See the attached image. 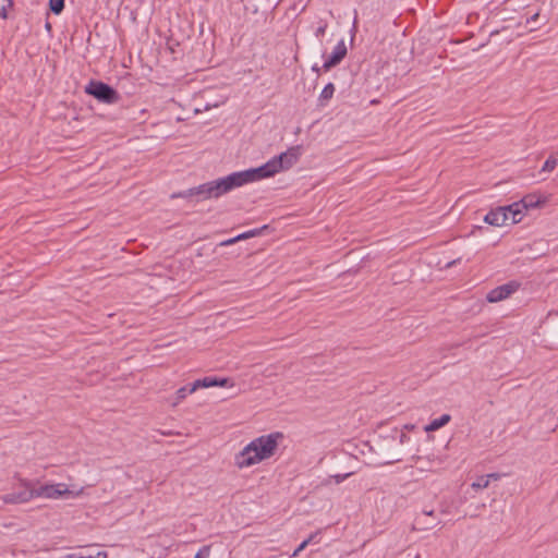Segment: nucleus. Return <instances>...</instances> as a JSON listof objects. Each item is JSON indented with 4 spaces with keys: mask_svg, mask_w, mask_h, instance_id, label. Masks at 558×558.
I'll use <instances>...</instances> for the list:
<instances>
[{
    "mask_svg": "<svg viewBox=\"0 0 558 558\" xmlns=\"http://www.w3.org/2000/svg\"><path fill=\"white\" fill-rule=\"evenodd\" d=\"M230 384V378L223 377H204L201 379H196L191 384V390L194 392L199 388H210V387H227Z\"/></svg>",
    "mask_w": 558,
    "mask_h": 558,
    "instance_id": "10",
    "label": "nucleus"
},
{
    "mask_svg": "<svg viewBox=\"0 0 558 558\" xmlns=\"http://www.w3.org/2000/svg\"><path fill=\"white\" fill-rule=\"evenodd\" d=\"M317 535V533H314L312 535H310L308 538L304 539L294 550V553L292 554L293 557L298 556L302 550H304L306 548V546L315 538V536Z\"/></svg>",
    "mask_w": 558,
    "mask_h": 558,
    "instance_id": "18",
    "label": "nucleus"
},
{
    "mask_svg": "<svg viewBox=\"0 0 558 558\" xmlns=\"http://www.w3.org/2000/svg\"><path fill=\"white\" fill-rule=\"evenodd\" d=\"M488 485H489L488 477L482 476L476 482H474L472 484V487L475 488V489H482V488L488 487Z\"/></svg>",
    "mask_w": 558,
    "mask_h": 558,
    "instance_id": "20",
    "label": "nucleus"
},
{
    "mask_svg": "<svg viewBox=\"0 0 558 558\" xmlns=\"http://www.w3.org/2000/svg\"><path fill=\"white\" fill-rule=\"evenodd\" d=\"M532 202H527V198H523L521 203H513L512 205L502 206L505 208L506 216H509V220L512 225L518 223L523 218V209L533 207Z\"/></svg>",
    "mask_w": 558,
    "mask_h": 558,
    "instance_id": "8",
    "label": "nucleus"
},
{
    "mask_svg": "<svg viewBox=\"0 0 558 558\" xmlns=\"http://www.w3.org/2000/svg\"><path fill=\"white\" fill-rule=\"evenodd\" d=\"M486 477H488V481L490 478L497 481V480H499L500 475L498 473H492V474L486 475Z\"/></svg>",
    "mask_w": 558,
    "mask_h": 558,
    "instance_id": "28",
    "label": "nucleus"
},
{
    "mask_svg": "<svg viewBox=\"0 0 558 558\" xmlns=\"http://www.w3.org/2000/svg\"><path fill=\"white\" fill-rule=\"evenodd\" d=\"M282 437L281 433L276 432L253 439L235 454V465L239 469L250 468L271 458L278 448V440Z\"/></svg>",
    "mask_w": 558,
    "mask_h": 558,
    "instance_id": "2",
    "label": "nucleus"
},
{
    "mask_svg": "<svg viewBox=\"0 0 558 558\" xmlns=\"http://www.w3.org/2000/svg\"><path fill=\"white\" fill-rule=\"evenodd\" d=\"M336 88H335V85L332 83H328L322 90L320 95H319V101H320V105H325L328 100H330L333 96V93H335Z\"/></svg>",
    "mask_w": 558,
    "mask_h": 558,
    "instance_id": "13",
    "label": "nucleus"
},
{
    "mask_svg": "<svg viewBox=\"0 0 558 558\" xmlns=\"http://www.w3.org/2000/svg\"><path fill=\"white\" fill-rule=\"evenodd\" d=\"M451 420V416L449 414H442L440 417L438 418H435L426 427L425 429L427 432H434V430H437L439 428H441L442 426H445L446 424H448Z\"/></svg>",
    "mask_w": 558,
    "mask_h": 558,
    "instance_id": "12",
    "label": "nucleus"
},
{
    "mask_svg": "<svg viewBox=\"0 0 558 558\" xmlns=\"http://www.w3.org/2000/svg\"><path fill=\"white\" fill-rule=\"evenodd\" d=\"M348 53V49L344 43V39H341L338 41V44L335 46L332 52L328 58L325 60L323 64L324 71H330L332 68L337 66L341 63V61L345 58Z\"/></svg>",
    "mask_w": 558,
    "mask_h": 558,
    "instance_id": "7",
    "label": "nucleus"
},
{
    "mask_svg": "<svg viewBox=\"0 0 558 558\" xmlns=\"http://www.w3.org/2000/svg\"><path fill=\"white\" fill-rule=\"evenodd\" d=\"M519 288H520V283L518 281H514V280L509 281L505 284H501V286L496 287L495 289L490 290L486 295V300L489 303H496V302L502 301V300L509 298L515 291H518Z\"/></svg>",
    "mask_w": 558,
    "mask_h": 558,
    "instance_id": "6",
    "label": "nucleus"
},
{
    "mask_svg": "<svg viewBox=\"0 0 558 558\" xmlns=\"http://www.w3.org/2000/svg\"><path fill=\"white\" fill-rule=\"evenodd\" d=\"M415 523L420 526V530H427V529H432V527H434L435 525H437V524L439 523V521H438V522H436V523H434V524H432V525H426V524H424V522L422 521V518H421V517H416V519H415Z\"/></svg>",
    "mask_w": 558,
    "mask_h": 558,
    "instance_id": "22",
    "label": "nucleus"
},
{
    "mask_svg": "<svg viewBox=\"0 0 558 558\" xmlns=\"http://www.w3.org/2000/svg\"><path fill=\"white\" fill-rule=\"evenodd\" d=\"M210 554V546H203L195 555L194 558H208Z\"/></svg>",
    "mask_w": 558,
    "mask_h": 558,
    "instance_id": "21",
    "label": "nucleus"
},
{
    "mask_svg": "<svg viewBox=\"0 0 558 558\" xmlns=\"http://www.w3.org/2000/svg\"><path fill=\"white\" fill-rule=\"evenodd\" d=\"M326 29H327V23L325 22V23H323L322 25H319L317 27V29L315 31V36L317 38L323 37L325 35V33H326Z\"/></svg>",
    "mask_w": 558,
    "mask_h": 558,
    "instance_id": "23",
    "label": "nucleus"
},
{
    "mask_svg": "<svg viewBox=\"0 0 558 558\" xmlns=\"http://www.w3.org/2000/svg\"><path fill=\"white\" fill-rule=\"evenodd\" d=\"M36 497V488L31 482L21 481L11 493L2 496L5 504H24Z\"/></svg>",
    "mask_w": 558,
    "mask_h": 558,
    "instance_id": "5",
    "label": "nucleus"
},
{
    "mask_svg": "<svg viewBox=\"0 0 558 558\" xmlns=\"http://www.w3.org/2000/svg\"><path fill=\"white\" fill-rule=\"evenodd\" d=\"M422 514L423 515L433 517L434 515V510L433 509H423Z\"/></svg>",
    "mask_w": 558,
    "mask_h": 558,
    "instance_id": "27",
    "label": "nucleus"
},
{
    "mask_svg": "<svg viewBox=\"0 0 558 558\" xmlns=\"http://www.w3.org/2000/svg\"><path fill=\"white\" fill-rule=\"evenodd\" d=\"M239 184L235 178L234 172L223 177L218 178L213 181L205 182L203 184H199L198 186L191 187L189 190L173 193L171 195L172 198H189V197H196L197 202L211 199V198H219L222 195L233 191L234 189H238Z\"/></svg>",
    "mask_w": 558,
    "mask_h": 558,
    "instance_id": "3",
    "label": "nucleus"
},
{
    "mask_svg": "<svg viewBox=\"0 0 558 558\" xmlns=\"http://www.w3.org/2000/svg\"><path fill=\"white\" fill-rule=\"evenodd\" d=\"M312 70H313V71H315V72H319V68H318L317 65H314V66L312 68Z\"/></svg>",
    "mask_w": 558,
    "mask_h": 558,
    "instance_id": "31",
    "label": "nucleus"
},
{
    "mask_svg": "<svg viewBox=\"0 0 558 558\" xmlns=\"http://www.w3.org/2000/svg\"><path fill=\"white\" fill-rule=\"evenodd\" d=\"M350 474H338V475H335V480H336V483H341L343 482Z\"/></svg>",
    "mask_w": 558,
    "mask_h": 558,
    "instance_id": "24",
    "label": "nucleus"
},
{
    "mask_svg": "<svg viewBox=\"0 0 558 558\" xmlns=\"http://www.w3.org/2000/svg\"><path fill=\"white\" fill-rule=\"evenodd\" d=\"M239 240H235V236L232 238V239H229V240H226L221 243V245H231V244H234L236 243Z\"/></svg>",
    "mask_w": 558,
    "mask_h": 558,
    "instance_id": "26",
    "label": "nucleus"
},
{
    "mask_svg": "<svg viewBox=\"0 0 558 558\" xmlns=\"http://www.w3.org/2000/svg\"><path fill=\"white\" fill-rule=\"evenodd\" d=\"M65 5V0H49V9L53 14H60Z\"/></svg>",
    "mask_w": 558,
    "mask_h": 558,
    "instance_id": "17",
    "label": "nucleus"
},
{
    "mask_svg": "<svg viewBox=\"0 0 558 558\" xmlns=\"http://www.w3.org/2000/svg\"><path fill=\"white\" fill-rule=\"evenodd\" d=\"M12 5L11 0H0V16L5 19L8 16V9Z\"/></svg>",
    "mask_w": 558,
    "mask_h": 558,
    "instance_id": "19",
    "label": "nucleus"
},
{
    "mask_svg": "<svg viewBox=\"0 0 558 558\" xmlns=\"http://www.w3.org/2000/svg\"><path fill=\"white\" fill-rule=\"evenodd\" d=\"M537 17H538V13L533 14L530 19H527V23H530L531 21H536Z\"/></svg>",
    "mask_w": 558,
    "mask_h": 558,
    "instance_id": "29",
    "label": "nucleus"
},
{
    "mask_svg": "<svg viewBox=\"0 0 558 558\" xmlns=\"http://www.w3.org/2000/svg\"><path fill=\"white\" fill-rule=\"evenodd\" d=\"M557 165H558V155H550L544 162V165L542 167V171L550 172L557 167Z\"/></svg>",
    "mask_w": 558,
    "mask_h": 558,
    "instance_id": "15",
    "label": "nucleus"
},
{
    "mask_svg": "<svg viewBox=\"0 0 558 558\" xmlns=\"http://www.w3.org/2000/svg\"><path fill=\"white\" fill-rule=\"evenodd\" d=\"M69 489L65 484H51V485H41L36 488V497H45V498H59L64 494H68Z\"/></svg>",
    "mask_w": 558,
    "mask_h": 558,
    "instance_id": "9",
    "label": "nucleus"
},
{
    "mask_svg": "<svg viewBox=\"0 0 558 558\" xmlns=\"http://www.w3.org/2000/svg\"><path fill=\"white\" fill-rule=\"evenodd\" d=\"M268 226H263L262 228L259 229H253V230H250V231H246V232H243L239 235L235 236V240H246V239H250V238H253V236H257V235H260L262 232L267 229Z\"/></svg>",
    "mask_w": 558,
    "mask_h": 558,
    "instance_id": "16",
    "label": "nucleus"
},
{
    "mask_svg": "<svg viewBox=\"0 0 558 558\" xmlns=\"http://www.w3.org/2000/svg\"><path fill=\"white\" fill-rule=\"evenodd\" d=\"M85 93L96 98L99 102H104L107 105L117 104L121 99V95L118 93L117 89L101 81L92 80L85 86Z\"/></svg>",
    "mask_w": 558,
    "mask_h": 558,
    "instance_id": "4",
    "label": "nucleus"
},
{
    "mask_svg": "<svg viewBox=\"0 0 558 558\" xmlns=\"http://www.w3.org/2000/svg\"><path fill=\"white\" fill-rule=\"evenodd\" d=\"M193 392L194 391L191 390V384L179 388L175 392V401L173 402V405H178L181 401H183L186 398L187 395Z\"/></svg>",
    "mask_w": 558,
    "mask_h": 558,
    "instance_id": "14",
    "label": "nucleus"
},
{
    "mask_svg": "<svg viewBox=\"0 0 558 558\" xmlns=\"http://www.w3.org/2000/svg\"><path fill=\"white\" fill-rule=\"evenodd\" d=\"M484 221L487 225H490L494 227H501V226L507 225V222L509 221V216H506L505 208H502V206H500V207L489 210L485 215Z\"/></svg>",
    "mask_w": 558,
    "mask_h": 558,
    "instance_id": "11",
    "label": "nucleus"
},
{
    "mask_svg": "<svg viewBox=\"0 0 558 558\" xmlns=\"http://www.w3.org/2000/svg\"><path fill=\"white\" fill-rule=\"evenodd\" d=\"M440 512L441 513H448L449 512V505L445 501H441L440 504Z\"/></svg>",
    "mask_w": 558,
    "mask_h": 558,
    "instance_id": "25",
    "label": "nucleus"
},
{
    "mask_svg": "<svg viewBox=\"0 0 558 558\" xmlns=\"http://www.w3.org/2000/svg\"><path fill=\"white\" fill-rule=\"evenodd\" d=\"M456 264H457V260L449 262V263L447 264V267H448V268H449V267H452V266H453V265H456Z\"/></svg>",
    "mask_w": 558,
    "mask_h": 558,
    "instance_id": "30",
    "label": "nucleus"
},
{
    "mask_svg": "<svg viewBox=\"0 0 558 558\" xmlns=\"http://www.w3.org/2000/svg\"><path fill=\"white\" fill-rule=\"evenodd\" d=\"M301 156V146H292L278 156L272 157L266 163L234 172L239 187L263 179L271 178L279 172L292 168Z\"/></svg>",
    "mask_w": 558,
    "mask_h": 558,
    "instance_id": "1",
    "label": "nucleus"
}]
</instances>
